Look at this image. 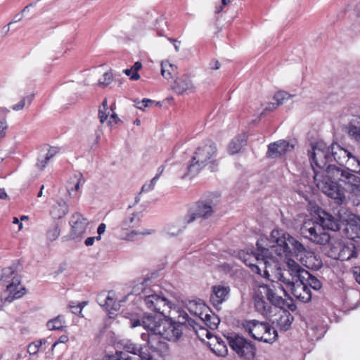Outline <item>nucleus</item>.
I'll list each match as a JSON object with an SVG mask.
<instances>
[{"instance_id": "obj_1", "label": "nucleus", "mask_w": 360, "mask_h": 360, "mask_svg": "<svg viewBox=\"0 0 360 360\" xmlns=\"http://www.w3.org/2000/svg\"><path fill=\"white\" fill-rule=\"evenodd\" d=\"M309 158L316 187L338 203H342L345 199L344 191L330 180L328 174L329 167H336L332 163L330 146L328 147L323 143L313 145Z\"/></svg>"}, {"instance_id": "obj_2", "label": "nucleus", "mask_w": 360, "mask_h": 360, "mask_svg": "<svg viewBox=\"0 0 360 360\" xmlns=\"http://www.w3.org/2000/svg\"><path fill=\"white\" fill-rule=\"evenodd\" d=\"M282 230L274 229L271 231L269 238L262 237L257 242V250H250L240 252V257L244 263L249 266L252 270L261 274L259 265L264 268V274H268V268H278V258L281 257L276 250L280 248L274 242L273 233Z\"/></svg>"}, {"instance_id": "obj_3", "label": "nucleus", "mask_w": 360, "mask_h": 360, "mask_svg": "<svg viewBox=\"0 0 360 360\" xmlns=\"http://www.w3.org/2000/svg\"><path fill=\"white\" fill-rule=\"evenodd\" d=\"M273 238L280 248L278 255L288 257L291 255L300 256L301 263L311 270H319L322 266V261L319 255L314 252L307 251L304 245L291 236L289 233L282 231H276L273 233Z\"/></svg>"}, {"instance_id": "obj_4", "label": "nucleus", "mask_w": 360, "mask_h": 360, "mask_svg": "<svg viewBox=\"0 0 360 360\" xmlns=\"http://www.w3.org/2000/svg\"><path fill=\"white\" fill-rule=\"evenodd\" d=\"M198 323L190 318L185 311H179L176 319L165 316L160 322L158 336L169 341L178 340L184 329H193L197 331Z\"/></svg>"}, {"instance_id": "obj_5", "label": "nucleus", "mask_w": 360, "mask_h": 360, "mask_svg": "<svg viewBox=\"0 0 360 360\" xmlns=\"http://www.w3.org/2000/svg\"><path fill=\"white\" fill-rule=\"evenodd\" d=\"M216 153V144L212 141H207L199 146L192 158L191 163L187 167V173L182 178L186 176L192 177L196 175L208 163L213 162Z\"/></svg>"}, {"instance_id": "obj_6", "label": "nucleus", "mask_w": 360, "mask_h": 360, "mask_svg": "<svg viewBox=\"0 0 360 360\" xmlns=\"http://www.w3.org/2000/svg\"><path fill=\"white\" fill-rule=\"evenodd\" d=\"M214 212V205L210 201L198 202L195 206L183 217L178 219L176 224L178 230L176 233H167L168 235L176 236L181 233L189 224L198 219H207L211 217Z\"/></svg>"}, {"instance_id": "obj_7", "label": "nucleus", "mask_w": 360, "mask_h": 360, "mask_svg": "<svg viewBox=\"0 0 360 360\" xmlns=\"http://www.w3.org/2000/svg\"><path fill=\"white\" fill-rule=\"evenodd\" d=\"M162 319L152 314L145 315L141 321L143 326L148 331V334L142 333L141 338L147 340V345L153 352H160L167 348V343L158 336L159 326Z\"/></svg>"}, {"instance_id": "obj_8", "label": "nucleus", "mask_w": 360, "mask_h": 360, "mask_svg": "<svg viewBox=\"0 0 360 360\" xmlns=\"http://www.w3.org/2000/svg\"><path fill=\"white\" fill-rule=\"evenodd\" d=\"M354 172L345 170L342 167H329L328 174L331 181L337 184L341 181L345 185V189L360 198V177Z\"/></svg>"}, {"instance_id": "obj_9", "label": "nucleus", "mask_w": 360, "mask_h": 360, "mask_svg": "<svg viewBox=\"0 0 360 360\" xmlns=\"http://www.w3.org/2000/svg\"><path fill=\"white\" fill-rule=\"evenodd\" d=\"M300 231L303 237L319 245H326L330 240V235L323 230L319 221L314 219L305 220L302 224Z\"/></svg>"}, {"instance_id": "obj_10", "label": "nucleus", "mask_w": 360, "mask_h": 360, "mask_svg": "<svg viewBox=\"0 0 360 360\" xmlns=\"http://www.w3.org/2000/svg\"><path fill=\"white\" fill-rule=\"evenodd\" d=\"M229 345L238 356L246 359H252L255 356L256 348L250 341L238 335L228 338Z\"/></svg>"}, {"instance_id": "obj_11", "label": "nucleus", "mask_w": 360, "mask_h": 360, "mask_svg": "<svg viewBox=\"0 0 360 360\" xmlns=\"http://www.w3.org/2000/svg\"><path fill=\"white\" fill-rule=\"evenodd\" d=\"M70 231L69 234L66 236L68 240H81L86 232L89 221L86 218L79 212L74 213L69 221Z\"/></svg>"}, {"instance_id": "obj_12", "label": "nucleus", "mask_w": 360, "mask_h": 360, "mask_svg": "<svg viewBox=\"0 0 360 360\" xmlns=\"http://www.w3.org/2000/svg\"><path fill=\"white\" fill-rule=\"evenodd\" d=\"M141 223V218L139 214L137 213L131 214L124 218L120 224V227L123 231H128L122 238L127 240H133L134 237L137 235H150L154 231L153 230L146 231H137L134 230L135 228L138 227Z\"/></svg>"}, {"instance_id": "obj_13", "label": "nucleus", "mask_w": 360, "mask_h": 360, "mask_svg": "<svg viewBox=\"0 0 360 360\" xmlns=\"http://www.w3.org/2000/svg\"><path fill=\"white\" fill-rule=\"evenodd\" d=\"M0 282L9 283L6 285L8 292H22L25 290L21 284L20 278L15 274V268L13 266L6 267L0 274Z\"/></svg>"}, {"instance_id": "obj_14", "label": "nucleus", "mask_w": 360, "mask_h": 360, "mask_svg": "<svg viewBox=\"0 0 360 360\" xmlns=\"http://www.w3.org/2000/svg\"><path fill=\"white\" fill-rule=\"evenodd\" d=\"M144 302L148 308L159 313L164 317L167 316V311H169L172 308V303L159 294H150L146 296Z\"/></svg>"}, {"instance_id": "obj_15", "label": "nucleus", "mask_w": 360, "mask_h": 360, "mask_svg": "<svg viewBox=\"0 0 360 360\" xmlns=\"http://www.w3.org/2000/svg\"><path fill=\"white\" fill-rule=\"evenodd\" d=\"M120 345L124 351L138 356L140 360H154L148 347L145 345L136 344L130 340H122Z\"/></svg>"}, {"instance_id": "obj_16", "label": "nucleus", "mask_w": 360, "mask_h": 360, "mask_svg": "<svg viewBox=\"0 0 360 360\" xmlns=\"http://www.w3.org/2000/svg\"><path fill=\"white\" fill-rule=\"evenodd\" d=\"M97 302L108 313L110 319L116 316V312L121 307V301H117L115 297L106 294H98Z\"/></svg>"}, {"instance_id": "obj_17", "label": "nucleus", "mask_w": 360, "mask_h": 360, "mask_svg": "<svg viewBox=\"0 0 360 360\" xmlns=\"http://www.w3.org/2000/svg\"><path fill=\"white\" fill-rule=\"evenodd\" d=\"M244 330L254 339L260 341L266 328L269 329V324L266 322H259L257 320L246 321L242 323Z\"/></svg>"}, {"instance_id": "obj_18", "label": "nucleus", "mask_w": 360, "mask_h": 360, "mask_svg": "<svg viewBox=\"0 0 360 360\" xmlns=\"http://www.w3.org/2000/svg\"><path fill=\"white\" fill-rule=\"evenodd\" d=\"M321 286L322 284L321 281L316 277L310 274L308 271H302L300 280L298 281H294L295 290L301 288L302 290L306 291L308 289V287H310L314 290H319L321 289Z\"/></svg>"}, {"instance_id": "obj_19", "label": "nucleus", "mask_w": 360, "mask_h": 360, "mask_svg": "<svg viewBox=\"0 0 360 360\" xmlns=\"http://www.w3.org/2000/svg\"><path fill=\"white\" fill-rule=\"evenodd\" d=\"M294 146L285 140H279L268 146L266 156L269 158H277L292 151Z\"/></svg>"}, {"instance_id": "obj_20", "label": "nucleus", "mask_w": 360, "mask_h": 360, "mask_svg": "<svg viewBox=\"0 0 360 360\" xmlns=\"http://www.w3.org/2000/svg\"><path fill=\"white\" fill-rule=\"evenodd\" d=\"M276 294H266L267 300L271 304L280 309L279 312L282 310L287 309L294 311L297 307L293 300L289 296L290 294H284L285 298L280 296H276Z\"/></svg>"}, {"instance_id": "obj_21", "label": "nucleus", "mask_w": 360, "mask_h": 360, "mask_svg": "<svg viewBox=\"0 0 360 360\" xmlns=\"http://www.w3.org/2000/svg\"><path fill=\"white\" fill-rule=\"evenodd\" d=\"M276 294H266L267 300L271 304L280 309L279 312L282 310L287 309L294 311L297 307L293 300L289 296L290 294H284L285 298L280 296H276Z\"/></svg>"}, {"instance_id": "obj_22", "label": "nucleus", "mask_w": 360, "mask_h": 360, "mask_svg": "<svg viewBox=\"0 0 360 360\" xmlns=\"http://www.w3.org/2000/svg\"><path fill=\"white\" fill-rule=\"evenodd\" d=\"M328 255L335 259L348 260L352 255V251L342 243L336 241L331 245Z\"/></svg>"}, {"instance_id": "obj_23", "label": "nucleus", "mask_w": 360, "mask_h": 360, "mask_svg": "<svg viewBox=\"0 0 360 360\" xmlns=\"http://www.w3.org/2000/svg\"><path fill=\"white\" fill-rule=\"evenodd\" d=\"M342 220L346 222V230L351 231L354 236L352 238L360 237V217L354 214L349 213L345 217H341Z\"/></svg>"}, {"instance_id": "obj_24", "label": "nucleus", "mask_w": 360, "mask_h": 360, "mask_svg": "<svg viewBox=\"0 0 360 360\" xmlns=\"http://www.w3.org/2000/svg\"><path fill=\"white\" fill-rule=\"evenodd\" d=\"M330 150L333 162H336L340 165V167L343 168V166L347 162L351 153L337 143L330 146Z\"/></svg>"}, {"instance_id": "obj_25", "label": "nucleus", "mask_w": 360, "mask_h": 360, "mask_svg": "<svg viewBox=\"0 0 360 360\" xmlns=\"http://www.w3.org/2000/svg\"><path fill=\"white\" fill-rule=\"evenodd\" d=\"M174 89L179 94H190L195 91V86L190 77L184 75L176 80Z\"/></svg>"}, {"instance_id": "obj_26", "label": "nucleus", "mask_w": 360, "mask_h": 360, "mask_svg": "<svg viewBox=\"0 0 360 360\" xmlns=\"http://www.w3.org/2000/svg\"><path fill=\"white\" fill-rule=\"evenodd\" d=\"M289 256L285 257L283 256L282 257H278V259L285 258L287 259L286 265L288 269L286 270L289 274L292 276V281H289L288 283L292 285L294 287V281H298L300 280V275L302 271H307L306 270L302 269L298 263H297L295 260L288 258Z\"/></svg>"}, {"instance_id": "obj_27", "label": "nucleus", "mask_w": 360, "mask_h": 360, "mask_svg": "<svg viewBox=\"0 0 360 360\" xmlns=\"http://www.w3.org/2000/svg\"><path fill=\"white\" fill-rule=\"evenodd\" d=\"M319 220L324 231L328 229L335 231L340 229L339 224L335 219L325 211L319 212Z\"/></svg>"}, {"instance_id": "obj_28", "label": "nucleus", "mask_w": 360, "mask_h": 360, "mask_svg": "<svg viewBox=\"0 0 360 360\" xmlns=\"http://www.w3.org/2000/svg\"><path fill=\"white\" fill-rule=\"evenodd\" d=\"M255 308L262 315H267L271 311V302L262 296V294H254Z\"/></svg>"}, {"instance_id": "obj_29", "label": "nucleus", "mask_w": 360, "mask_h": 360, "mask_svg": "<svg viewBox=\"0 0 360 360\" xmlns=\"http://www.w3.org/2000/svg\"><path fill=\"white\" fill-rule=\"evenodd\" d=\"M247 136L245 134L237 136L229 143L228 151L229 154L234 155L240 151L242 148L246 145Z\"/></svg>"}, {"instance_id": "obj_30", "label": "nucleus", "mask_w": 360, "mask_h": 360, "mask_svg": "<svg viewBox=\"0 0 360 360\" xmlns=\"http://www.w3.org/2000/svg\"><path fill=\"white\" fill-rule=\"evenodd\" d=\"M210 314L207 312H201L199 318L207 328L211 330H215L217 328L218 325L220 323V319L212 311H210Z\"/></svg>"}, {"instance_id": "obj_31", "label": "nucleus", "mask_w": 360, "mask_h": 360, "mask_svg": "<svg viewBox=\"0 0 360 360\" xmlns=\"http://www.w3.org/2000/svg\"><path fill=\"white\" fill-rule=\"evenodd\" d=\"M279 313L280 316L277 319V326L281 330L286 331L290 328L294 318L287 309L282 310V312Z\"/></svg>"}, {"instance_id": "obj_32", "label": "nucleus", "mask_w": 360, "mask_h": 360, "mask_svg": "<svg viewBox=\"0 0 360 360\" xmlns=\"http://www.w3.org/2000/svg\"><path fill=\"white\" fill-rule=\"evenodd\" d=\"M58 153V150L56 148L50 147L46 153L44 155H40L38 158L37 162V167L41 170H43L46 166L48 165L49 160L53 158L56 153Z\"/></svg>"}, {"instance_id": "obj_33", "label": "nucleus", "mask_w": 360, "mask_h": 360, "mask_svg": "<svg viewBox=\"0 0 360 360\" xmlns=\"http://www.w3.org/2000/svg\"><path fill=\"white\" fill-rule=\"evenodd\" d=\"M259 292H274L276 291H283V292H286L281 284L273 281H268V283L259 285Z\"/></svg>"}, {"instance_id": "obj_34", "label": "nucleus", "mask_w": 360, "mask_h": 360, "mask_svg": "<svg viewBox=\"0 0 360 360\" xmlns=\"http://www.w3.org/2000/svg\"><path fill=\"white\" fill-rule=\"evenodd\" d=\"M344 304L347 310L356 309L360 304V294H346Z\"/></svg>"}, {"instance_id": "obj_35", "label": "nucleus", "mask_w": 360, "mask_h": 360, "mask_svg": "<svg viewBox=\"0 0 360 360\" xmlns=\"http://www.w3.org/2000/svg\"><path fill=\"white\" fill-rule=\"evenodd\" d=\"M68 212V206L65 203H58L53 206L50 214L53 219H60L65 217Z\"/></svg>"}, {"instance_id": "obj_36", "label": "nucleus", "mask_w": 360, "mask_h": 360, "mask_svg": "<svg viewBox=\"0 0 360 360\" xmlns=\"http://www.w3.org/2000/svg\"><path fill=\"white\" fill-rule=\"evenodd\" d=\"M176 72V66L170 63L168 60L161 63V74L167 79L173 78Z\"/></svg>"}, {"instance_id": "obj_37", "label": "nucleus", "mask_w": 360, "mask_h": 360, "mask_svg": "<svg viewBox=\"0 0 360 360\" xmlns=\"http://www.w3.org/2000/svg\"><path fill=\"white\" fill-rule=\"evenodd\" d=\"M112 111V108H108L107 99H104L98 108V117L101 124H103L105 121L109 120Z\"/></svg>"}, {"instance_id": "obj_38", "label": "nucleus", "mask_w": 360, "mask_h": 360, "mask_svg": "<svg viewBox=\"0 0 360 360\" xmlns=\"http://www.w3.org/2000/svg\"><path fill=\"white\" fill-rule=\"evenodd\" d=\"M343 169L352 172H360V161L351 154L348 157L347 162L343 166Z\"/></svg>"}, {"instance_id": "obj_39", "label": "nucleus", "mask_w": 360, "mask_h": 360, "mask_svg": "<svg viewBox=\"0 0 360 360\" xmlns=\"http://www.w3.org/2000/svg\"><path fill=\"white\" fill-rule=\"evenodd\" d=\"M155 286L153 288L150 286V279H145L141 282H139L136 283L133 287V291L137 292H146L147 291H150L152 292H156L157 290L154 288Z\"/></svg>"}, {"instance_id": "obj_40", "label": "nucleus", "mask_w": 360, "mask_h": 360, "mask_svg": "<svg viewBox=\"0 0 360 360\" xmlns=\"http://www.w3.org/2000/svg\"><path fill=\"white\" fill-rule=\"evenodd\" d=\"M65 321L63 316H58L55 319L47 322V327L52 330H62L65 327Z\"/></svg>"}, {"instance_id": "obj_41", "label": "nucleus", "mask_w": 360, "mask_h": 360, "mask_svg": "<svg viewBox=\"0 0 360 360\" xmlns=\"http://www.w3.org/2000/svg\"><path fill=\"white\" fill-rule=\"evenodd\" d=\"M264 334L262 335V339H261L260 341L266 343H272L276 340L278 336L277 330L270 324L269 329L266 328V332H264Z\"/></svg>"}, {"instance_id": "obj_42", "label": "nucleus", "mask_w": 360, "mask_h": 360, "mask_svg": "<svg viewBox=\"0 0 360 360\" xmlns=\"http://www.w3.org/2000/svg\"><path fill=\"white\" fill-rule=\"evenodd\" d=\"M60 234V227L58 223L54 224L49 228L46 233L48 240L50 241L56 240Z\"/></svg>"}, {"instance_id": "obj_43", "label": "nucleus", "mask_w": 360, "mask_h": 360, "mask_svg": "<svg viewBox=\"0 0 360 360\" xmlns=\"http://www.w3.org/2000/svg\"><path fill=\"white\" fill-rule=\"evenodd\" d=\"M227 295L228 294H210V302L217 310H219L220 305L226 300Z\"/></svg>"}, {"instance_id": "obj_44", "label": "nucleus", "mask_w": 360, "mask_h": 360, "mask_svg": "<svg viewBox=\"0 0 360 360\" xmlns=\"http://www.w3.org/2000/svg\"><path fill=\"white\" fill-rule=\"evenodd\" d=\"M349 136L356 141H360V128L353 124L347 127Z\"/></svg>"}, {"instance_id": "obj_45", "label": "nucleus", "mask_w": 360, "mask_h": 360, "mask_svg": "<svg viewBox=\"0 0 360 360\" xmlns=\"http://www.w3.org/2000/svg\"><path fill=\"white\" fill-rule=\"evenodd\" d=\"M88 304V302L83 301L81 302H78L77 304H75V302H72L69 304V307L72 311V313L80 315L82 313V309Z\"/></svg>"}, {"instance_id": "obj_46", "label": "nucleus", "mask_w": 360, "mask_h": 360, "mask_svg": "<svg viewBox=\"0 0 360 360\" xmlns=\"http://www.w3.org/2000/svg\"><path fill=\"white\" fill-rule=\"evenodd\" d=\"M290 95H289L285 91H278L274 96V99L276 101V105L279 106L283 104L284 101L289 98Z\"/></svg>"}, {"instance_id": "obj_47", "label": "nucleus", "mask_w": 360, "mask_h": 360, "mask_svg": "<svg viewBox=\"0 0 360 360\" xmlns=\"http://www.w3.org/2000/svg\"><path fill=\"white\" fill-rule=\"evenodd\" d=\"M112 73L107 72L103 75V77L98 80V85H100L102 87H105L109 85L112 82Z\"/></svg>"}, {"instance_id": "obj_48", "label": "nucleus", "mask_w": 360, "mask_h": 360, "mask_svg": "<svg viewBox=\"0 0 360 360\" xmlns=\"http://www.w3.org/2000/svg\"><path fill=\"white\" fill-rule=\"evenodd\" d=\"M103 360H132V357L129 356L122 352H117L115 355H111Z\"/></svg>"}, {"instance_id": "obj_49", "label": "nucleus", "mask_w": 360, "mask_h": 360, "mask_svg": "<svg viewBox=\"0 0 360 360\" xmlns=\"http://www.w3.org/2000/svg\"><path fill=\"white\" fill-rule=\"evenodd\" d=\"M22 295L23 294H6V296L1 297V302L3 304H5L6 303H11L15 300L21 298Z\"/></svg>"}, {"instance_id": "obj_50", "label": "nucleus", "mask_w": 360, "mask_h": 360, "mask_svg": "<svg viewBox=\"0 0 360 360\" xmlns=\"http://www.w3.org/2000/svg\"><path fill=\"white\" fill-rule=\"evenodd\" d=\"M142 68V64L141 62H136L133 66H131V69L134 70L131 76V80L136 81L140 78V75L138 73V71Z\"/></svg>"}, {"instance_id": "obj_51", "label": "nucleus", "mask_w": 360, "mask_h": 360, "mask_svg": "<svg viewBox=\"0 0 360 360\" xmlns=\"http://www.w3.org/2000/svg\"><path fill=\"white\" fill-rule=\"evenodd\" d=\"M154 103L149 98H143L141 101H135V105L137 108L143 110L144 108L151 105Z\"/></svg>"}, {"instance_id": "obj_52", "label": "nucleus", "mask_w": 360, "mask_h": 360, "mask_svg": "<svg viewBox=\"0 0 360 360\" xmlns=\"http://www.w3.org/2000/svg\"><path fill=\"white\" fill-rule=\"evenodd\" d=\"M26 99H28L29 100V103L30 104L31 102H32V96H27V97H25L23 98L18 103L15 104V105H13L12 106V109L13 110H15V111H18V110H21L23 109L25 105V100Z\"/></svg>"}, {"instance_id": "obj_53", "label": "nucleus", "mask_w": 360, "mask_h": 360, "mask_svg": "<svg viewBox=\"0 0 360 360\" xmlns=\"http://www.w3.org/2000/svg\"><path fill=\"white\" fill-rule=\"evenodd\" d=\"M231 290L229 286L219 285L212 286V292H229Z\"/></svg>"}, {"instance_id": "obj_54", "label": "nucleus", "mask_w": 360, "mask_h": 360, "mask_svg": "<svg viewBox=\"0 0 360 360\" xmlns=\"http://www.w3.org/2000/svg\"><path fill=\"white\" fill-rule=\"evenodd\" d=\"M120 122H122V120L118 117L117 115L115 112H112L107 122V124L112 127L114 124Z\"/></svg>"}, {"instance_id": "obj_55", "label": "nucleus", "mask_w": 360, "mask_h": 360, "mask_svg": "<svg viewBox=\"0 0 360 360\" xmlns=\"http://www.w3.org/2000/svg\"><path fill=\"white\" fill-rule=\"evenodd\" d=\"M39 348L36 341L31 342L27 347V352L30 355H34L39 352Z\"/></svg>"}, {"instance_id": "obj_56", "label": "nucleus", "mask_w": 360, "mask_h": 360, "mask_svg": "<svg viewBox=\"0 0 360 360\" xmlns=\"http://www.w3.org/2000/svg\"><path fill=\"white\" fill-rule=\"evenodd\" d=\"M84 179L82 177V174H79V178L77 180L76 184L74 186V188H71V190L69 191V193L70 195H72V192L73 190L75 191H77L79 189L80 186H82L84 184Z\"/></svg>"}, {"instance_id": "obj_57", "label": "nucleus", "mask_w": 360, "mask_h": 360, "mask_svg": "<svg viewBox=\"0 0 360 360\" xmlns=\"http://www.w3.org/2000/svg\"><path fill=\"white\" fill-rule=\"evenodd\" d=\"M157 181H158L156 179L153 178L149 184H144L142 186L141 191H143V192L146 191V192H148V191H152L154 188L155 185Z\"/></svg>"}, {"instance_id": "obj_58", "label": "nucleus", "mask_w": 360, "mask_h": 360, "mask_svg": "<svg viewBox=\"0 0 360 360\" xmlns=\"http://www.w3.org/2000/svg\"><path fill=\"white\" fill-rule=\"evenodd\" d=\"M157 181H158L156 179L153 178L149 184H144L142 186L141 191H143V192L146 191V192H148V191H152L154 188L155 185Z\"/></svg>"}, {"instance_id": "obj_59", "label": "nucleus", "mask_w": 360, "mask_h": 360, "mask_svg": "<svg viewBox=\"0 0 360 360\" xmlns=\"http://www.w3.org/2000/svg\"><path fill=\"white\" fill-rule=\"evenodd\" d=\"M311 295L312 294H299L296 295V298L303 303H307L311 300Z\"/></svg>"}, {"instance_id": "obj_60", "label": "nucleus", "mask_w": 360, "mask_h": 360, "mask_svg": "<svg viewBox=\"0 0 360 360\" xmlns=\"http://www.w3.org/2000/svg\"><path fill=\"white\" fill-rule=\"evenodd\" d=\"M198 329L200 330L205 333V336L207 338L210 339L212 337V333L211 332H210L208 330H207L205 327L200 326V324L198 323V326H197V331L196 330H195V331L199 338H200V334H199Z\"/></svg>"}, {"instance_id": "obj_61", "label": "nucleus", "mask_w": 360, "mask_h": 360, "mask_svg": "<svg viewBox=\"0 0 360 360\" xmlns=\"http://www.w3.org/2000/svg\"><path fill=\"white\" fill-rule=\"evenodd\" d=\"M221 67V64L217 60H212L209 64V69L210 70H219Z\"/></svg>"}, {"instance_id": "obj_62", "label": "nucleus", "mask_w": 360, "mask_h": 360, "mask_svg": "<svg viewBox=\"0 0 360 360\" xmlns=\"http://www.w3.org/2000/svg\"><path fill=\"white\" fill-rule=\"evenodd\" d=\"M165 168V165H161V166H160V167L158 168L157 174H155V176L153 178L158 181V180L159 179L160 176L162 175V174L163 173Z\"/></svg>"}, {"instance_id": "obj_63", "label": "nucleus", "mask_w": 360, "mask_h": 360, "mask_svg": "<svg viewBox=\"0 0 360 360\" xmlns=\"http://www.w3.org/2000/svg\"><path fill=\"white\" fill-rule=\"evenodd\" d=\"M106 229V225L104 223H101L99 224L98 229H97V233L99 236H101L103 234Z\"/></svg>"}, {"instance_id": "obj_64", "label": "nucleus", "mask_w": 360, "mask_h": 360, "mask_svg": "<svg viewBox=\"0 0 360 360\" xmlns=\"http://www.w3.org/2000/svg\"><path fill=\"white\" fill-rule=\"evenodd\" d=\"M96 240V238H93V237H89L87 238L85 241H84V244L86 245V246H91L94 244V241Z\"/></svg>"}]
</instances>
